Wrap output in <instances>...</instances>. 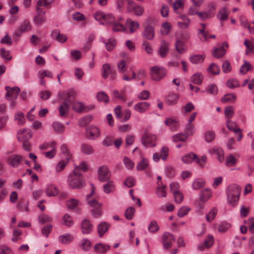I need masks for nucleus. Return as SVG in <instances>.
<instances>
[{"label": "nucleus", "instance_id": "11", "mask_svg": "<svg viewBox=\"0 0 254 254\" xmlns=\"http://www.w3.org/2000/svg\"><path fill=\"white\" fill-rule=\"evenodd\" d=\"M86 134L89 139H93L99 136L100 132L97 127L90 126L86 128Z\"/></svg>", "mask_w": 254, "mask_h": 254}, {"label": "nucleus", "instance_id": "10", "mask_svg": "<svg viewBox=\"0 0 254 254\" xmlns=\"http://www.w3.org/2000/svg\"><path fill=\"white\" fill-rule=\"evenodd\" d=\"M155 32L153 26L147 24L144 25V29L142 33V36L143 38L152 40L154 38Z\"/></svg>", "mask_w": 254, "mask_h": 254}, {"label": "nucleus", "instance_id": "13", "mask_svg": "<svg viewBox=\"0 0 254 254\" xmlns=\"http://www.w3.org/2000/svg\"><path fill=\"white\" fill-rule=\"evenodd\" d=\"M22 159L23 157L21 155L13 154L7 159V162L9 166L15 168L18 166Z\"/></svg>", "mask_w": 254, "mask_h": 254}, {"label": "nucleus", "instance_id": "51", "mask_svg": "<svg viewBox=\"0 0 254 254\" xmlns=\"http://www.w3.org/2000/svg\"><path fill=\"white\" fill-rule=\"evenodd\" d=\"M188 138V135L185 133H178L172 137L173 141L175 142L179 141H185Z\"/></svg>", "mask_w": 254, "mask_h": 254}, {"label": "nucleus", "instance_id": "56", "mask_svg": "<svg viewBox=\"0 0 254 254\" xmlns=\"http://www.w3.org/2000/svg\"><path fill=\"white\" fill-rule=\"evenodd\" d=\"M217 212V209L215 207L212 208L206 216V220L209 222H212L215 218Z\"/></svg>", "mask_w": 254, "mask_h": 254}, {"label": "nucleus", "instance_id": "45", "mask_svg": "<svg viewBox=\"0 0 254 254\" xmlns=\"http://www.w3.org/2000/svg\"><path fill=\"white\" fill-rule=\"evenodd\" d=\"M252 65L246 61H245L244 64L240 67L239 71L240 73L244 74L247 71L252 70Z\"/></svg>", "mask_w": 254, "mask_h": 254}, {"label": "nucleus", "instance_id": "17", "mask_svg": "<svg viewBox=\"0 0 254 254\" xmlns=\"http://www.w3.org/2000/svg\"><path fill=\"white\" fill-rule=\"evenodd\" d=\"M150 106V104L146 102H141L134 106V109L139 113H142L144 112Z\"/></svg>", "mask_w": 254, "mask_h": 254}, {"label": "nucleus", "instance_id": "20", "mask_svg": "<svg viewBox=\"0 0 254 254\" xmlns=\"http://www.w3.org/2000/svg\"><path fill=\"white\" fill-rule=\"evenodd\" d=\"M94 250L99 254H103L110 250V246L102 243H98L94 247Z\"/></svg>", "mask_w": 254, "mask_h": 254}, {"label": "nucleus", "instance_id": "18", "mask_svg": "<svg viewBox=\"0 0 254 254\" xmlns=\"http://www.w3.org/2000/svg\"><path fill=\"white\" fill-rule=\"evenodd\" d=\"M178 99V94L171 93L166 97V103L170 106L174 105L177 103Z\"/></svg>", "mask_w": 254, "mask_h": 254}, {"label": "nucleus", "instance_id": "40", "mask_svg": "<svg viewBox=\"0 0 254 254\" xmlns=\"http://www.w3.org/2000/svg\"><path fill=\"white\" fill-rule=\"evenodd\" d=\"M102 42L105 45L106 49L108 51L112 50L116 45V41L114 38H110L107 42L105 40H103Z\"/></svg>", "mask_w": 254, "mask_h": 254}, {"label": "nucleus", "instance_id": "29", "mask_svg": "<svg viewBox=\"0 0 254 254\" xmlns=\"http://www.w3.org/2000/svg\"><path fill=\"white\" fill-rule=\"evenodd\" d=\"M228 14L229 12L228 11L227 8L226 7H224L219 10L217 14V17L219 20L224 21L227 19Z\"/></svg>", "mask_w": 254, "mask_h": 254}, {"label": "nucleus", "instance_id": "31", "mask_svg": "<svg viewBox=\"0 0 254 254\" xmlns=\"http://www.w3.org/2000/svg\"><path fill=\"white\" fill-rule=\"evenodd\" d=\"M236 99V96L233 93L225 94L221 99V101L223 103H233Z\"/></svg>", "mask_w": 254, "mask_h": 254}, {"label": "nucleus", "instance_id": "12", "mask_svg": "<svg viewBox=\"0 0 254 254\" xmlns=\"http://www.w3.org/2000/svg\"><path fill=\"white\" fill-rule=\"evenodd\" d=\"M32 137V133L29 129H20L17 132V139L19 141H28Z\"/></svg>", "mask_w": 254, "mask_h": 254}, {"label": "nucleus", "instance_id": "6", "mask_svg": "<svg viewBox=\"0 0 254 254\" xmlns=\"http://www.w3.org/2000/svg\"><path fill=\"white\" fill-rule=\"evenodd\" d=\"M111 172L106 166H102L98 169L99 180L102 182H107L110 179Z\"/></svg>", "mask_w": 254, "mask_h": 254}, {"label": "nucleus", "instance_id": "32", "mask_svg": "<svg viewBox=\"0 0 254 254\" xmlns=\"http://www.w3.org/2000/svg\"><path fill=\"white\" fill-rule=\"evenodd\" d=\"M63 94V96L62 97L64 100V102L69 103L70 102V99L74 97L75 92L73 90H70L64 91Z\"/></svg>", "mask_w": 254, "mask_h": 254}, {"label": "nucleus", "instance_id": "63", "mask_svg": "<svg viewBox=\"0 0 254 254\" xmlns=\"http://www.w3.org/2000/svg\"><path fill=\"white\" fill-rule=\"evenodd\" d=\"M148 166V162L146 159L143 158L136 166V169L138 171L143 170L147 168Z\"/></svg>", "mask_w": 254, "mask_h": 254}, {"label": "nucleus", "instance_id": "2", "mask_svg": "<svg viewBox=\"0 0 254 254\" xmlns=\"http://www.w3.org/2000/svg\"><path fill=\"white\" fill-rule=\"evenodd\" d=\"M241 192V188L236 184L229 185L227 189V199L228 203L234 206L238 202Z\"/></svg>", "mask_w": 254, "mask_h": 254}, {"label": "nucleus", "instance_id": "58", "mask_svg": "<svg viewBox=\"0 0 254 254\" xmlns=\"http://www.w3.org/2000/svg\"><path fill=\"white\" fill-rule=\"evenodd\" d=\"M53 129L57 133L63 132L64 130V126L58 122H54L52 124Z\"/></svg>", "mask_w": 254, "mask_h": 254}, {"label": "nucleus", "instance_id": "50", "mask_svg": "<svg viewBox=\"0 0 254 254\" xmlns=\"http://www.w3.org/2000/svg\"><path fill=\"white\" fill-rule=\"evenodd\" d=\"M245 46L247 48L246 50V54L254 53V42H251L248 40H245L244 43Z\"/></svg>", "mask_w": 254, "mask_h": 254}, {"label": "nucleus", "instance_id": "64", "mask_svg": "<svg viewBox=\"0 0 254 254\" xmlns=\"http://www.w3.org/2000/svg\"><path fill=\"white\" fill-rule=\"evenodd\" d=\"M68 160H62L60 161L57 165L56 167V170L57 172H60L62 171L64 168H65V166L68 163Z\"/></svg>", "mask_w": 254, "mask_h": 254}, {"label": "nucleus", "instance_id": "4", "mask_svg": "<svg viewBox=\"0 0 254 254\" xmlns=\"http://www.w3.org/2000/svg\"><path fill=\"white\" fill-rule=\"evenodd\" d=\"M5 90L6 91L5 97L9 101H15L17 98L20 91V88L18 87L11 88L9 86H6Z\"/></svg>", "mask_w": 254, "mask_h": 254}, {"label": "nucleus", "instance_id": "53", "mask_svg": "<svg viewBox=\"0 0 254 254\" xmlns=\"http://www.w3.org/2000/svg\"><path fill=\"white\" fill-rule=\"evenodd\" d=\"M15 121H17V124L20 126L24 125L25 122V119L24 117V114L21 112H17L14 117Z\"/></svg>", "mask_w": 254, "mask_h": 254}, {"label": "nucleus", "instance_id": "37", "mask_svg": "<svg viewBox=\"0 0 254 254\" xmlns=\"http://www.w3.org/2000/svg\"><path fill=\"white\" fill-rule=\"evenodd\" d=\"M160 184H161L160 185L158 182L157 183L158 186L156 190V194L158 197H165L166 196V191L165 190L166 186L165 185H163L161 187V185H162V182H161Z\"/></svg>", "mask_w": 254, "mask_h": 254}, {"label": "nucleus", "instance_id": "42", "mask_svg": "<svg viewBox=\"0 0 254 254\" xmlns=\"http://www.w3.org/2000/svg\"><path fill=\"white\" fill-rule=\"evenodd\" d=\"M198 37L202 42L207 41L209 39V32L207 31H203V30H198Z\"/></svg>", "mask_w": 254, "mask_h": 254}, {"label": "nucleus", "instance_id": "61", "mask_svg": "<svg viewBox=\"0 0 254 254\" xmlns=\"http://www.w3.org/2000/svg\"><path fill=\"white\" fill-rule=\"evenodd\" d=\"M46 21L45 15H36L34 18V22L37 26H40Z\"/></svg>", "mask_w": 254, "mask_h": 254}, {"label": "nucleus", "instance_id": "49", "mask_svg": "<svg viewBox=\"0 0 254 254\" xmlns=\"http://www.w3.org/2000/svg\"><path fill=\"white\" fill-rule=\"evenodd\" d=\"M225 163L228 167L233 166L237 163V159L232 154H230L226 157Z\"/></svg>", "mask_w": 254, "mask_h": 254}, {"label": "nucleus", "instance_id": "26", "mask_svg": "<svg viewBox=\"0 0 254 254\" xmlns=\"http://www.w3.org/2000/svg\"><path fill=\"white\" fill-rule=\"evenodd\" d=\"M103 186V190L106 193H109L115 190V186L112 181L109 180Z\"/></svg>", "mask_w": 254, "mask_h": 254}, {"label": "nucleus", "instance_id": "19", "mask_svg": "<svg viewBox=\"0 0 254 254\" xmlns=\"http://www.w3.org/2000/svg\"><path fill=\"white\" fill-rule=\"evenodd\" d=\"M51 36L53 39L57 40L61 43H64L67 39V37L66 35L61 34L58 31H53L51 33Z\"/></svg>", "mask_w": 254, "mask_h": 254}, {"label": "nucleus", "instance_id": "33", "mask_svg": "<svg viewBox=\"0 0 254 254\" xmlns=\"http://www.w3.org/2000/svg\"><path fill=\"white\" fill-rule=\"evenodd\" d=\"M46 194L49 196H54L58 193V190L56 187L54 185H49L46 190Z\"/></svg>", "mask_w": 254, "mask_h": 254}, {"label": "nucleus", "instance_id": "55", "mask_svg": "<svg viewBox=\"0 0 254 254\" xmlns=\"http://www.w3.org/2000/svg\"><path fill=\"white\" fill-rule=\"evenodd\" d=\"M209 153L216 155V157L219 161H220V157L223 156L224 154L223 150L221 148L217 147H214L212 149L210 150Z\"/></svg>", "mask_w": 254, "mask_h": 254}, {"label": "nucleus", "instance_id": "62", "mask_svg": "<svg viewBox=\"0 0 254 254\" xmlns=\"http://www.w3.org/2000/svg\"><path fill=\"white\" fill-rule=\"evenodd\" d=\"M205 139L206 142H211L215 138V134L213 131H206L204 134Z\"/></svg>", "mask_w": 254, "mask_h": 254}, {"label": "nucleus", "instance_id": "35", "mask_svg": "<svg viewBox=\"0 0 254 254\" xmlns=\"http://www.w3.org/2000/svg\"><path fill=\"white\" fill-rule=\"evenodd\" d=\"M74 222L72 218L67 214H65L63 217L62 224L68 227H70L73 225Z\"/></svg>", "mask_w": 254, "mask_h": 254}, {"label": "nucleus", "instance_id": "46", "mask_svg": "<svg viewBox=\"0 0 254 254\" xmlns=\"http://www.w3.org/2000/svg\"><path fill=\"white\" fill-rule=\"evenodd\" d=\"M101 70L102 77L104 79H106L109 75L110 71L112 70V69H111L110 65L108 64H105L102 65Z\"/></svg>", "mask_w": 254, "mask_h": 254}, {"label": "nucleus", "instance_id": "28", "mask_svg": "<svg viewBox=\"0 0 254 254\" xmlns=\"http://www.w3.org/2000/svg\"><path fill=\"white\" fill-rule=\"evenodd\" d=\"M28 200L22 198L19 200V201L17 203V207L21 211H26L28 212Z\"/></svg>", "mask_w": 254, "mask_h": 254}, {"label": "nucleus", "instance_id": "38", "mask_svg": "<svg viewBox=\"0 0 254 254\" xmlns=\"http://www.w3.org/2000/svg\"><path fill=\"white\" fill-rule=\"evenodd\" d=\"M207 71L214 75H218L220 73V68L216 64L211 63L207 69Z\"/></svg>", "mask_w": 254, "mask_h": 254}, {"label": "nucleus", "instance_id": "23", "mask_svg": "<svg viewBox=\"0 0 254 254\" xmlns=\"http://www.w3.org/2000/svg\"><path fill=\"white\" fill-rule=\"evenodd\" d=\"M175 47L176 51L180 54H183L186 51L185 43L181 40L177 39L176 40Z\"/></svg>", "mask_w": 254, "mask_h": 254}, {"label": "nucleus", "instance_id": "5", "mask_svg": "<svg viewBox=\"0 0 254 254\" xmlns=\"http://www.w3.org/2000/svg\"><path fill=\"white\" fill-rule=\"evenodd\" d=\"M156 136L155 135L144 133L141 138V142L144 147L150 146L154 147L156 143H154L156 140Z\"/></svg>", "mask_w": 254, "mask_h": 254}, {"label": "nucleus", "instance_id": "7", "mask_svg": "<svg viewBox=\"0 0 254 254\" xmlns=\"http://www.w3.org/2000/svg\"><path fill=\"white\" fill-rule=\"evenodd\" d=\"M175 241V237L170 233L165 232L162 237V243L163 245V248L165 250H168L171 248L173 242Z\"/></svg>", "mask_w": 254, "mask_h": 254}, {"label": "nucleus", "instance_id": "47", "mask_svg": "<svg viewBox=\"0 0 254 254\" xmlns=\"http://www.w3.org/2000/svg\"><path fill=\"white\" fill-rule=\"evenodd\" d=\"M205 181L202 179H195L192 184V187L194 190H198L204 186L205 185Z\"/></svg>", "mask_w": 254, "mask_h": 254}, {"label": "nucleus", "instance_id": "25", "mask_svg": "<svg viewBox=\"0 0 254 254\" xmlns=\"http://www.w3.org/2000/svg\"><path fill=\"white\" fill-rule=\"evenodd\" d=\"M69 110V106L66 102H64L59 107V111L61 117L66 115Z\"/></svg>", "mask_w": 254, "mask_h": 254}, {"label": "nucleus", "instance_id": "43", "mask_svg": "<svg viewBox=\"0 0 254 254\" xmlns=\"http://www.w3.org/2000/svg\"><path fill=\"white\" fill-rule=\"evenodd\" d=\"M226 125L228 129L230 131L234 132L235 134H237V132L240 131V129L239 128L236 127L237 126L236 123L229 120L226 122Z\"/></svg>", "mask_w": 254, "mask_h": 254}, {"label": "nucleus", "instance_id": "44", "mask_svg": "<svg viewBox=\"0 0 254 254\" xmlns=\"http://www.w3.org/2000/svg\"><path fill=\"white\" fill-rule=\"evenodd\" d=\"M98 101L104 102L107 104L109 102V97L108 95L103 91L98 92L96 95Z\"/></svg>", "mask_w": 254, "mask_h": 254}, {"label": "nucleus", "instance_id": "8", "mask_svg": "<svg viewBox=\"0 0 254 254\" xmlns=\"http://www.w3.org/2000/svg\"><path fill=\"white\" fill-rule=\"evenodd\" d=\"M88 204L93 208L91 210V213L92 216L95 218H99L102 215L101 207V204L96 200L92 199L88 202Z\"/></svg>", "mask_w": 254, "mask_h": 254}, {"label": "nucleus", "instance_id": "36", "mask_svg": "<svg viewBox=\"0 0 254 254\" xmlns=\"http://www.w3.org/2000/svg\"><path fill=\"white\" fill-rule=\"evenodd\" d=\"M61 151L62 154H64L65 157V160L69 161V160L71 158L72 154L65 144H63L61 145Z\"/></svg>", "mask_w": 254, "mask_h": 254}, {"label": "nucleus", "instance_id": "41", "mask_svg": "<svg viewBox=\"0 0 254 254\" xmlns=\"http://www.w3.org/2000/svg\"><path fill=\"white\" fill-rule=\"evenodd\" d=\"M86 108L81 102H74L72 104V109L77 113H81L86 110Z\"/></svg>", "mask_w": 254, "mask_h": 254}, {"label": "nucleus", "instance_id": "1", "mask_svg": "<svg viewBox=\"0 0 254 254\" xmlns=\"http://www.w3.org/2000/svg\"><path fill=\"white\" fill-rule=\"evenodd\" d=\"M69 186L74 189H79L84 186L82 174L77 172V169H74L72 173L68 177Z\"/></svg>", "mask_w": 254, "mask_h": 254}, {"label": "nucleus", "instance_id": "54", "mask_svg": "<svg viewBox=\"0 0 254 254\" xmlns=\"http://www.w3.org/2000/svg\"><path fill=\"white\" fill-rule=\"evenodd\" d=\"M10 53L9 51H6L4 48L0 49V57L6 61H9L12 59V57L10 56Z\"/></svg>", "mask_w": 254, "mask_h": 254}, {"label": "nucleus", "instance_id": "39", "mask_svg": "<svg viewBox=\"0 0 254 254\" xmlns=\"http://www.w3.org/2000/svg\"><path fill=\"white\" fill-rule=\"evenodd\" d=\"M226 53V50L223 47H220L219 48L214 49L212 51V55L216 58H220L223 56Z\"/></svg>", "mask_w": 254, "mask_h": 254}, {"label": "nucleus", "instance_id": "16", "mask_svg": "<svg viewBox=\"0 0 254 254\" xmlns=\"http://www.w3.org/2000/svg\"><path fill=\"white\" fill-rule=\"evenodd\" d=\"M93 225L88 219H84L81 223V231L83 234H88L92 230Z\"/></svg>", "mask_w": 254, "mask_h": 254}, {"label": "nucleus", "instance_id": "30", "mask_svg": "<svg viewBox=\"0 0 254 254\" xmlns=\"http://www.w3.org/2000/svg\"><path fill=\"white\" fill-rule=\"evenodd\" d=\"M205 56L202 55H194L190 57V61L194 64L202 63L204 60Z\"/></svg>", "mask_w": 254, "mask_h": 254}, {"label": "nucleus", "instance_id": "34", "mask_svg": "<svg viewBox=\"0 0 254 254\" xmlns=\"http://www.w3.org/2000/svg\"><path fill=\"white\" fill-rule=\"evenodd\" d=\"M203 80V76L201 73L197 72L193 74L191 78V81L194 84L200 85L201 84Z\"/></svg>", "mask_w": 254, "mask_h": 254}, {"label": "nucleus", "instance_id": "21", "mask_svg": "<svg viewBox=\"0 0 254 254\" xmlns=\"http://www.w3.org/2000/svg\"><path fill=\"white\" fill-rule=\"evenodd\" d=\"M73 237L69 234L61 235L59 237V241L63 244H68L73 240Z\"/></svg>", "mask_w": 254, "mask_h": 254}, {"label": "nucleus", "instance_id": "59", "mask_svg": "<svg viewBox=\"0 0 254 254\" xmlns=\"http://www.w3.org/2000/svg\"><path fill=\"white\" fill-rule=\"evenodd\" d=\"M38 220L40 224H44L46 223L51 222L52 221V219L48 215L42 214L39 216Z\"/></svg>", "mask_w": 254, "mask_h": 254}, {"label": "nucleus", "instance_id": "27", "mask_svg": "<svg viewBox=\"0 0 254 254\" xmlns=\"http://www.w3.org/2000/svg\"><path fill=\"white\" fill-rule=\"evenodd\" d=\"M126 25L129 27V32L131 33L135 32L139 27V23L137 21H132L130 19H127Z\"/></svg>", "mask_w": 254, "mask_h": 254}, {"label": "nucleus", "instance_id": "14", "mask_svg": "<svg viewBox=\"0 0 254 254\" xmlns=\"http://www.w3.org/2000/svg\"><path fill=\"white\" fill-rule=\"evenodd\" d=\"M182 160L186 164H190L194 161L196 163L200 164V160L197 156L193 153H190L184 156L182 158Z\"/></svg>", "mask_w": 254, "mask_h": 254}, {"label": "nucleus", "instance_id": "24", "mask_svg": "<svg viewBox=\"0 0 254 254\" xmlns=\"http://www.w3.org/2000/svg\"><path fill=\"white\" fill-rule=\"evenodd\" d=\"M81 152L86 155H91L94 152V150L92 145L88 144H82L81 146Z\"/></svg>", "mask_w": 254, "mask_h": 254}, {"label": "nucleus", "instance_id": "52", "mask_svg": "<svg viewBox=\"0 0 254 254\" xmlns=\"http://www.w3.org/2000/svg\"><path fill=\"white\" fill-rule=\"evenodd\" d=\"M112 30L114 32L125 31L126 30L125 27L118 22L114 21L112 24Z\"/></svg>", "mask_w": 254, "mask_h": 254}, {"label": "nucleus", "instance_id": "22", "mask_svg": "<svg viewBox=\"0 0 254 254\" xmlns=\"http://www.w3.org/2000/svg\"><path fill=\"white\" fill-rule=\"evenodd\" d=\"M109 226L105 222H102L98 226V233L100 237H102L104 234L108 231Z\"/></svg>", "mask_w": 254, "mask_h": 254}, {"label": "nucleus", "instance_id": "60", "mask_svg": "<svg viewBox=\"0 0 254 254\" xmlns=\"http://www.w3.org/2000/svg\"><path fill=\"white\" fill-rule=\"evenodd\" d=\"M231 225L225 221H223L218 226V231L220 232H225L227 231L230 227Z\"/></svg>", "mask_w": 254, "mask_h": 254}, {"label": "nucleus", "instance_id": "9", "mask_svg": "<svg viewBox=\"0 0 254 254\" xmlns=\"http://www.w3.org/2000/svg\"><path fill=\"white\" fill-rule=\"evenodd\" d=\"M31 25L29 20H25L19 26L18 29L16 30L14 34L15 36L19 37L22 33L30 30Z\"/></svg>", "mask_w": 254, "mask_h": 254}, {"label": "nucleus", "instance_id": "3", "mask_svg": "<svg viewBox=\"0 0 254 254\" xmlns=\"http://www.w3.org/2000/svg\"><path fill=\"white\" fill-rule=\"evenodd\" d=\"M150 72L152 79L155 81H160L167 74V70L165 68L158 65L151 67Z\"/></svg>", "mask_w": 254, "mask_h": 254}, {"label": "nucleus", "instance_id": "57", "mask_svg": "<svg viewBox=\"0 0 254 254\" xmlns=\"http://www.w3.org/2000/svg\"><path fill=\"white\" fill-rule=\"evenodd\" d=\"M91 242L87 239H83L80 245V247L84 251H87L91 248Z\"/></svg>", "mask_w": 254, "mask_h": 254}, {"label": "nucleus", "instance_id": "15", "mask_svg": "<svg viewBox=\"0 0 254 254\" xmlns=\"http://www.w3.org/2000/svg\"><path fill=\"white\" fill-rule=\"evenodd\" d=\"M169 43L166 41L162 40L161 41V45L158 49V52L161 58H164L166 57L167 55L168 54L169 51Z\"/></svg>", "mask_w": 254, "mask_h": 254}, {"label": "nucleus", "instance_id": "48", "mask_svg": "<svg viewBox=\"0 0 254 254\" xmlns=\"http://www.w3.org/2000/svg\"><path fill=\"white\" fill-rule=\"evenodd\" d=\"M92 120V116L88 115L81 118L78 122V125L80 127H84L88 124Z\"/></svg>", "mask_w": 254, "mask_h": 254}]
</instances>
